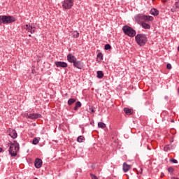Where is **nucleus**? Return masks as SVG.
Listing matches in <instances>:
<instances>
[{
    "mask_svg": "<svg viewBox=\"0 0 179 179\" xmlns=\"http://www.w3.org/2000/svg\"><path fill=\"white\" fill-rule=\"evenodd\" d=\"M9 146L8 152L13 157L17 156V152H19L20 145L17 141H14L13 142H9L8 143Z\"/></svg>",
    "mask_w": 179,
    "mask_h": 179,
    "instance_id": "1",
    "label": "nucleus"
},
{
    "mask_svg": "<svg viewBox=\"0 0 179 179\" xmlns=\"http://www.w3.org/2000/svg\"><path fill=\"white\" fill-rule=\"evenodd\" d=\"M135 40L140 47H143L148 43V37L145 34H138L135 36Z\"/></svg>",
    "mask_w": 179,
    "mask_h": 179,
    "instance_id": "2",
    "label": "nucleus"
},
{
    "mask_svg": "<svg viewBox=\"0 0 179 179\" xmlns=\"http://www.w3.org/2000/svg\"><path fill=\"white\" fill-rule=\"evenodd\" d=\"M122 30L126 34V36H128L129 37H135L136 36V31H135L132 27L125 25L122 27Z\"/></svg>",
    "mask_w": 179,
    "mask_h": 179,
    "instance_id": "3",
    "label": "nucleus"
},
{
    "mask_svg": "<svg viewBox=\"0 0 179 179\" xmlns=\"http://www.w3.org/2000/svg\"><path fill=\"white\" fill-rule=\"evenodd\" d=\"M1 20L3 24H8L9 23L16 22V19L13 16L1 15Z\"/></svg>",
    "mask_w": 179,
    "mask_h": 179,
    "instance_id": "4",
    "label": "nucleus"
},
{
    "mask_svg": "<svg viewBox=\"0 0 179 179\" xmlns=\"http://www.w3.org/2000/svg\"><path fill=\"white\" fill-rule=\"evenodd\" d=\"M73 6V0H64L62 3L63 9H71Z\"/></svg>",
    "mask_w": 179,
    "mask_h": 179,
    "instance_id": "5",
    "label": "nucleus"
},
{
    "mask_svg": "<svg viewBox=\"0 0 179 179\" xmlns=\"http://www.w3.org/2000/svg\"><path fill=\"white\" fill-rule=\"evenodd\" d=\"M8 134L13 139H16L17 138V133L16 132V130L13 129H9Z\"/></svg>",
    "mask_w": 179,
    "mask_h": 179,
    "instance_id": "6",
    "label": "nucleus"
},
{
    "mask_svg": "<svg viewBox=\"0 0 179 179\" xmlns=\"http://www.w3.org/2000/svg\"><path fill=\"white\" fill-rule=\"evenodd\" d=\"M22 29H24L25 30H27V31H29L31 34H33V33H36V30L33 29H34V27H33V26H30L29 24H26L23 26Z\"/></svg>",
    "mask_w": 179,
    "mask_h": 179,
    "instance_id": "7",
    "label": "nucleus"
},
{
    "mask_svg": "<svg viewBox=\"0 0 179 179\" xmlns=\"http://www.w3.org/2000/svg\"><path fill=\"white\" fill-rule=\"evenodd\" d=\"M57 68H68V64L64 62H55Z\"/></svg>",
    "mask_w": 179,
    "mask_h": 179,
    "instance_id": "8",
    "label": "nucleus"
},
{
    "mask_svg": "<svg viewBox=\"0 0 179 179\" xmlns=\"http://www.w3.org/2000/svg\"><path fill=\"white\" fill-rule=\"evenodd\" d=\"M34 166L36 169H40L43 166V160L40 158H36L35 160Z\"/></svg>",
    "mask_w": 179,
    "mask_h": 179,
    "instance_id": "9",
    "label": "nucleus"
},
{
    "mask_svg": "<svg viewBox=\"0 0 179 179\" xmlns=\"http://www.w3.org/2000/svg\"><path fill=\"white\" fill-rule=\"evenodd\" d=\"M73 66L78 69H82L83 68V63H81L80 61H75L73 63Z\"/></svg>",
    "mask_w": 179,
    "mask_h": 179,
    "instance_id": "10",
    "label": "nucleus"
},
{
    "mask_svg": "<svg viewBox=\"0 0 179 179\" xmlns=\"http://www.w3.org/2000/svg\"><path fill=\"white\" fill-rule=\"evenodd\" d=\"M67 61L71 64H73L76 61V57H75L72 54H69L67 55Z\"/></svg>",
    "mask_w": 179,
    "mask_h": 179,
    "instance_id": "11",
    "label": "nucleus"
},
{
    "mask_svg": "<svg viewBox=\"0 0 179 179\" xmlns=\"http://www.w3.org/2000/svg\"><path fill=\"white\" fill-rule=\"evenodd\" d=\"M41 115L38 113H32L28 115V118H30L31 120H36V118H41Z\"/></svg>",
    "mask_w": 179,
    "mask_h": 179,
    "instance_id": "12",
    "label": "nucleus"
},
{
    "mask_svg": "<svg viewBox=\"0 0 179 179\" xmlns=\"http://www.w3.org/2000/svg\"><path fill=\"white\" fill-rule=\"evenodd\" d=\"M144 15L143 14H138L135 16V20L137 23H141L142 20H143Z\"/></svg>",
    "mask_w": 179,
    "mask_h": 179,
    "instance_id": "13",
    "label": "nucleus"
},
{
    "mask_svg": "<svg viewBox=\"0 0 179 179\" xmlns=\"http://www.w3.org/2000/svg\"><path fill=\"white\" fill-rule=\"evenodd\" d=\"M131 170V165L127 164V163H123V171L124 173H128Z\"/></svg>",
    "mask_w": 179,
    "mask_h": 179,
    "instance_id": "14",
    "label": "nucleus"
},
{
    "mask_svg": "<svg viewBox=\"0 0 179 179\" xmlns=\"http://www.w3.org/2000/svg\"><path fill=\"white\" fill-rule=\"evenodd\" d=\"M150 15H152V16H158L159 15V11L156 8H152L150 11Z\"/></svg>",
    "mask_w": 179,
    "mask_h": 179,
    "instance_id": "15",
    "label": "nucleus"
},
{
    "mask_svg": "<svg viewBox=\"0 0 179 179\" xmlns=\"http://www.w3.org/2000/svg\"><path fill=\"white\" fill-rule=\"evenodd\" d=\"M143 20H145V22H153V17L144 15Z\"/></svg>",
    "mask_w": 179,
    "mask_h": 179,
    "instance_id": "16",
    "label": "nucleus"
},
{
    "mask_svg": "<svg viewBox=\"0 0 179 179\" xmlns=\"http://www.w3.org/2000/svg\"><path fill=\"white\" fill-rule=\"evenodd\" d=\"M124 111L127 115H131L134 113V110L132 109L128 108H124Z\"/></svg>",
    "mask_w": 179,
    "mask_h": 179,
    "instance_id": "17",
    "label": "nucleus"
},
{
    "mask_svg": "<svg viewBox=\"0 0 179 179\" xmlns=\"http://www.w3.org/2000/svg\"><path fill=\"white\" fill-rule=\"evenodd\" d=\"M81 107H82V103H80V101H77L74 107V110L78 111V108H80Z\"/></svg>",
    "mask_w": 179,
    "mask_h": 179,
    "instance_id": "18",
    "label": "nucleus"
},
{
    "mask_svg": "<svg viewBox=\"0 0 179 179\" xmlns=\"http://www.w3.org/2000/svg\"><path fill=\"white\" fill-rule=\"evenodd\" d=\"M141 26L143 29H150V25L146 22H141Z\"/></svg>",
    "mask_w": 179,
    "mask_h": 179,
    "instance_id": "19",
    "label": "nucleus"
},
{
    "mask_svg": "<svg viewBox=\"0 0 179 179\" xmlns=\"http://www.w3.org/2000/svg\"><path fill=\"white\" fill-rule=\"evenodd\" d=\"M97 73V78L98 79H103V76H104V73H103V71H99L96 72Z\"/></svg>",
    "mask_w": 179,
    "mask_h": 179,
    "instance_id": "20",
    "label": "nucleus"
},
{
    "mask_svg": "<svg viewBox=\"0 0 179 179\" xmlns=\"http://www.w3.org/2000/svg\"><path fill=\"white\" fill-rule=\"evenodd\" d=\"M96 59H97V61H99V62H101V61H103V53L99 52L97 54Z\"/></svg>",
    "mask_w": 179,
    "mask_h": 179,
    "instance_id": "21",
    "label": "nucleus"
},
{
    "mask_svg": "<svg viewBox=\"0 0 179 179\" xmlns=\"http://www.w3.org/2000/svg\"><path fill=\"white\" fill-rule=\"evenodd\" d=\"M72 36L74 38H78L79 37V32L78 31H73Z\"/></svg>",
    "mask_w": 179,
    "mask_h": 179,
    "instance_id": "22",
    "label": "nucleus"
},
{
    "mask_svg": "<svg viewBox=\"0 0 179 179\" xmlns=\"http://www.w3.org/2000/svg\"><path fill=\"white\" fill-rule=\"evenodd\" d=\"M73 103H76V99H69V101H68L69 106H72V104H73Z\"/></svg>",
    "mask_w": 179,
    "mask_h": 179,
    "instance_id": "23",
    "label": "nucleus"
},
{
    "mask_svg": "<svg viewBox=\"0 0 179 179\" xmlns=\"http://www.w3.org/2000/svg\"><path fill=\"white\" fill-rule=\"evenodd\" d=\"M83 141H85V136H80L77 138V141H78L80 143H82V142H83Z\"/></svg>",
    "mask_w": 179,
    "mask_h": 179,
    "instance_id": "24",
    "label": "nucleus"
},
{
    "mask_svg": "<svg viewBox=\"0 0 179 179\" xmlns=\"http://www.w3.org/2000/svg\"><path fill=\"white\" fill-rule=\"evenodd\" d=\"M39 142H40V138H34L32 143H33V145H37V144H38Z\"/></svg>",
    "mask_w": 179,
    "mask_h": 179,
    "instance_id": "25",
    "label": "nucleus"
},
{
    "mask_svg": "<svg viewBox=\"0 0 179 179\" xmlns=\"http://www.w3.org/2000/svg\"><path fill=\"white\" fill-rule=\"evenodd\" d=\"M98 127H99V128L104 129V128H106V124H104L103 122H99Z\"/></svg>",
    "mask_w": 179,
    "mask_h": 179,
    "instance_id": "26",
    "label": "nucleus"
},
{
    "mask_svg": "<svg viewBox=\"0 0 179 179\" xmlns=\"http://www.w3.org/2000/svg\"><path fill=\"white\" fill-rule=\"evenodd\" d=\"M168 171L170 174H173V173H174V169L173 167H169L168 168Z\"/></svg>",
    "mask_w": 179,
    "mask_h": 179,
    "instance_id": "27",
    "label": "nucleus"
},
{
    "mask_svg": "<svg viewBox=\"0 0 179 179\" xmlns=\"http://www.w3.org/2000/svg\"><path fill=\"white\" fill-rule=\"evenodd\" d=\"M104 48L106 50H111V45H110V44H106Z\"/></svg>",
    "mask_w": 179,
    "mask_h": 179,
    "instance_id": "28",
    "label": "nucleus"
},
{
    "mask_svg": "<svg viewBox=\"0 0 179 179\" xmlns=\"http://www.w3.org/2000/svg\"><path fill=\"white\" fill-rule=\"evenodd\" d=\"M164 150L165 152H169V150H170V145H166L164 148Z\"/></svg>",
    "mask_w": 179,
    "mask_h": 179,
    "instance_id": "29",
    "label": "nucleus"
},
{
    "mask_svg": "<svg viewBox=\"0 0 179 179\" xmlns=\"http://www.w3.org/2000/svg\"><path fill=\"white\" fill-rule=\"evenodd\" d=\"M91 178L92 179H99V178H97V176H96V175L91 173L90 174Z\"/></svg>",
    "mask_w": 179,
    "mask_h": 179,
    "instance_id": "30",
    "label": "nucleus"
},
{
    "mask_svg": "<svg viewBox=\"0 0 179 179\" xmlns=\"http://www.w3.org/2000/svg\"><path fill=\"white\" fill-rule=\"evenodd\" d=\"M170 162H171L172 163H175V164L178 163V161H177V159H170Z\"/></svg>",
    "mask_w": 179,
    "mask_h": 179,
    "instance_id": "31",
    "label": "nucleus"
},
{
    "mask_svg": "<svg viewBox=\"0 0 179 179\" xmlns=\"http://www.w3.org/2000/svg\"><path fill=\"white\" fill-rule=\"evenodd\" d=\"M175 6L177 8V9H179V2L178 1L175 3Z\"/></svg>",
    "mask_w": 179,
    "mask_h": 179,
    "instance_id": "32",
    "label": "nucleus"
},
{
    "mask_svg": "<svg viewBox=\"0 0 179 179\" xmlns=\"http://www.w3.org/2000/svg\"><path fill=\"white\" fill-rule=\"evenodd\" d=\"M166 68H167V69H171V68H172L171 64L170 63L167 64Z\"/></svg>",
    "mask_w": 179,
    "mask_h": 179,
    "instance_id": "33",
    "label": "nucleus"
},
{
    "mask_svg": "<svg viewBox=\"0 0 179 179\" xmlns=\"http://www.w3.org/2000/svg\"><path fill=\"white\" fill-rule=\"evenodd\" d=\"M90 111H91L92 113H94V109L92 107L89 108Z\"/></svg>",
    "mask_w": 179,
    "mask_h": 179,
    "instance_id": "34",
    "label": "nucleus"
},
{
    "mask_svg": "<svg viewBox=\"0 0 179 179\" xmlns=\"http://www.w3.org/2000/svg\"><path fill=\"white\" fill-rule=\"evenodd\" d=\"M2 15H0V25L2 24Z\"/></svg>",
    "mask_w": 179,
    "mask_h": 179,
    "instance_id": "35",
    "label": "nucleus"
},
{
    "mask_svg": "<svg viewBox=\"0 0 179 179\" xmlns=\"http://www.w3.org/2000/svg\"><path fill=\"white\" fill-rule=\"evenodd\" d=\"M3 151V149L2 148H0V153H2Z\"/></svg>",
    "mask_w": 179,
    "mask_h": 179,
    "instance_id": "36",
    "label": "nucleus"
},
{
    "mask_svg": "<svg viewBox=\"0 0 179 179\" xmlns=\"http://www.w3.org/2000/svg\"><path fill=\"white\" fill-rule=\"evenodd\" d=\"M171 179H179L178 178L173 177Z\"/></svg>",
    "mask_w": 179,
    "mask_h": 179,
    "instance_id": "37",
    "label": "nucleus"
},
{
    "mask_svg": "<svg viewBox=\"0 0 179 179\" xmlns=\"http://www.w3.org/2000/svg\"><path fill=\"white\" fill-rule=\"evenodd\" d=\"M171 122H174V120H171Z\"/></svg>",
    "mask_w": 179,
    "mask_h": 179,
    "instance_id": "38",
    "label": "nucleus"
},
{
    "mask_svg": "<svg viewBox=\"0 0 179 179\" xmlns=\"http://www.w3.org/2000/svg\"><path fill=\"white\" fill-rule=\"evenodd\" d=\"M29 37H31V35L29 34Z\"/></svg>",
    "mask_w": 179,
    "mask_h": 179,
    "instance_id": "39",
    "label": "nucleus"
},
{
    "mask_svg": "<svg viewBox=\"0 0 179 179\" xmlns=\"http://www.w3.org/2000/svg\"><path fill=\"white\" fill-rule=\"evenodd\" d=\"M34 179H37V178H34Z\"/></svg>",
    "mask_w": 179,
    "mask_h": 179,
    "instance_id": "40",
    "label": "nucleus"
},
{
    "mask_svg": "<svg viewBox=\"0 0 179 179\" xmlns=\"http://www.w3.org/2000/svg\"><path fill=\"white\" fill-rule=\"evenodd\" d=\"M178 2H179V0H178Z\"/></svg>",
    "mask_w": 179,
    "mask_h": 179,
    "instance_id": "41",
    "label": "nucleus"
}]
</instances>
